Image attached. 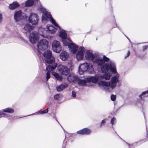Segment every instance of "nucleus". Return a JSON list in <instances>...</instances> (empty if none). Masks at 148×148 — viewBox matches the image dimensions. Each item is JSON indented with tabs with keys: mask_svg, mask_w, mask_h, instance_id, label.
I'll use <instances>...</instances> for the list:
<instances>
[{
	"mask_svg": "<svg viewBox=\"0 0 148 148\" xmlns=\"http://www.w3.org/2000/svg\"><path fill=\"white\" fill-rule=\"evenodd\" d=\"M93 62L96 64L98 66L100 67L102 73H106L109 70L115 74L117 73L116 65L113 61H110V64L107 63L104 64L102 58L96 56Z\"/></svg>",
	"mask_w": 148,
	"mask_h": 148,
	"instance_id": "1",
	"label": "nucleus"
},
{
	"mask_svg": "<svg viewBox=\"0 0 148 148\" xmlns=\"http://www.w3.org/2000/svg\"><path fill=\"white\" fill-rule=\"evenodd\" d=\"M40 10L43 13L42 15V19L43 21H46L49 20L51 23L56 27L58 28L60 30H61V27L56 23L55 21L53 18L50 12L46 10L45 9L42 7L39 8Z\"/></svg>",
	"mask_w": 148,
	"mask_h": 148,
	"instance_id": "2",
	"label": "nucleus"
},
{
	"mask_svg": "<svg viewBox=\"0 0 148 148\" xmlns=\"http://www.w3.org/2000/svg\"><path fill=\"white\" fill-rule=\"evenodd\" d=\"M94 70L93 65L88 63L81 64L78 68L79 73L80 75L83 74L85 72H88L90 74L92 73Z\"/></svg>",
	"mask_w": 148,
	"mask_h": 148,
	"instance_id": "3",
	"label": "nucleus"
},
{
	"mask_svg": "<svg viewBox=\"0 0 148 148\" xmlns=\"http://www.w3.org/2000/svg\"><path fill=\"white\" fill-rule=\"evenodd\" d=\"M44 60L49 65H53L55 61V58L52 56L51 51L49 50L45 51L43 53Z\"/></svg>",
	"mask_w": 148,
	"mask_h": 148,
	"instance_id": "4",
	"label": "nucleus"
},
{
	"mask_svg": "<svg viewBox=\"0 0 148 148\" xmlns=\"http://www.w3.org/2000/svg\"><path fill=\"white\" fill-rule=\"evenodd\" d=\"M58 69L60 73L62 75L66 76L70 73V69L66 66L60 65L58 67Z\"/></svg>",
	"mask_w": 148,
	"mask_h": 148,
	"instance_id": "5",
	"label": "nucleus"
},
{
	"mask_svg": "<svg viewBox=\"0 0 148 148\" xmlns=\"http://www.w3.org/2000/svg\"><path fill=\"white\" fill-rule=\"evenodd\" d=\"M38 17L37 14L31 12L29 17V22L33 25H36L38 23Z\"/></svg>",
	"mask_w": 148,
	"mask_h": 148,
	"instance_id": "6",
	"label": "nucleus"
},
{
	"mask_svg": "<svg viewBox=\"0 0 148 148\" xmlns=\"http://www.w3.org/2000/svg\"><path fill=\"white\" fill-rule=\"evenodd\" d=\"M57 66V64L54 63L53 65H49L46 67V69L47 72L46 73V82H47L48 79L50 78V72L55 69Z\"/></svg>",
	"mask_w": 148,
	"mask_h": 148,
	"instance_id": "7",
	"label": "nucleus"
},
{
	"mask_svg": "<svg viewBox=\"0 0 148 148\" xmlns=\"http://www.w3.org/2000/svg\"><path fill=\"white\" fill-rule=\"evenodd\" d=\"M52 50L54 51L59 53L61 51V47L59 41L54 40L52 43Z\"/></svg>",
	"mask_w": 148,
	"mask_h": 148,
	"instance_id": "8",
	"label": "nucleus"
},
{
	"mask_svg": "<svg viewBox=\"0 0 148 148\" xmlns=\"http://www.w3.org/2000/svg\"><path fill=\"white\" fill-rule=\"evenodd\" d=\"M48 42L45 39L41 40L37 44V47L39 49L42 50H44L48 47Z\"/></svg>",
	"mask_w": 148,
	"mask_h": 148,
	"instance_id": "9",
	"label": "nucleus"
},
{
	"mask_svg": "<svg viewBox=\"0 0 148 148\" xmlns=\"http://www.w3.org/2000/svg\"><path fill=\"white\" fill-rule=\"evenodd\" d=\"M119 77L118 75H116L112 77L110 81V86L112 89L114 88L117 86L116 84L119 82Z\"/></svg>",
	"mask_w": 148,
	"mask_h": 148,
	"instance_id": "10",
	"label": "nucleus"
},
{
	"mask_svg": "<svg viewBox=\"0 0 148 148\" xmlns=\"http://www.w3.org/2000/svg\"><path fill=\"white\" fill-rule=\"evenodd\" d=\"M84 48L83 47H80L76 54V57L77 60H82L85 51Z\"/></svg>",
	"mask_w": 148,
	"mask_h": 148,
	"instance_id": "11",
	"label": "nucleus"
},
{
	"mask_svg": "<svg viewBox=\"0 0 148 148\" xmlns=\"http://www.w3.org/2000/svg\"><path fill=\"white\" fill-rule=\"evenodd\" d=\"M30 41L32 44L35 43L38 39V35L36 32H32L30 34L29 36Z\"/></svg>",
	"mask_w": 148,
	"mask_h": 148,
	"instance_id": "12",
	"label": "nucleus"
},
{
	"mask_svg": "<svg viewBox=\"0 0 148 148\" xmlns=\"http://www.w3.org/2000/svg\"><path fill=\"white\" fill-rule=\"evenodd\" d=\"M14 18L16 22L20 21L23 18L22 11L21 10L16 11L14 13Z\"/></svg>",
	"mask_w": 148,
	"mask_h": 148,
	"instance_id": "13",
	"label": "nucleus"
},
{
	"mask_svg": "<svg viewBox=\"0 0 148 148\" xmlns=\"http://www.w3.org/2000/svg\"><path fill=\"white\" fill-rule=\"evenodd\" d=\"M147 94H148V90L143 92L141 94L139 95V98L138 99L137 102L141 104L143 103L144 101V97H147Z\"/></svg>",
	"mask_w": 148,
	"mask_h": 148,
	"instance_id": "14",
	"label": "nucleus"
},
{
	"mask_svg": "<svg viewBox=\"0 0 148 148\" xmlns=\"http://www.w3.org/2000/svg\"><path fill=\"white\" fill-rule=\"evenodd\" d=\"M87 81L88 82H92L93 83H97L99 79H100V75H96L95 76H91L86 78Z\"/></svg>",
	"mask_w": 148,
	"mask_h": 148,
	"instance_id": "15",
	"label": "nucleus"
},
{
	"mask_svg": "<svg viewBox=\"0 0 148 148\" xmlns=\"http://www.w3.org/2000/svg\"><path fill=\"white\" fill-rule=\"evenodd\" d=\"M79 78V77L77 75L70 74L67 78V80L69 82L75 83L77 82Z\"/></svg>",
	"mask_w": 148,
	"mask_h": 148,
	"instance_id": "16",
	"label": "nucleus"
},
{
	"mask_svg": "<svg viewBox=\"0 0 148 148\" xmlns=\"http://www.w3.org/2000/svg\"><path fill=\"white\" fill-rule=\"evenodd\" d=\"M91 130L87 128H84L77 132L78 134L82 135H89L91 133Z\"/></svg>",
	"mask_w": 148,
	"mask_h": 148,
	"instance_id": "17",
	"label": "nucleus"
},
{
	"mask_svg": "<svg viewBox=\"0 0 148 148\" xmlns=\"http://www.w3.org/2000/svg\"><path fill=\"white\" fill-rule=\"evenodd\" d=\"M69 48L70 50L73 54H74L76 53L78 49V47L73 43H72L69 46Z\"/></svg>",
	"mask_w": 148,
	"mask_h": 148,
	"instance_id": "18",
	"label": "nucleus"
},
{
	"mask_svg": "<svg viewBox=\"0 0 148 148\" xmlns=\"http://www.w3.org/2000/svg\"><path fill=\"white\" fill-rule=\"evenodd\" d=\"M69 56V54L65 51L62 52L60 55V58L63 61H65L67 60Z\"/></svg>",
	"mask_w": 148,
	"mask_h": 148,
	"instance_id": "19",
	"label": "nucleus"
},
{
	"mask_svg": "<svg viewBox=\"0 0 148 148\" xmlns=\"http://www.w3.org/2000/svg\"><path fill=\"white\" fill-rule=\"evenodd\" d=\"M77 81L78 85L79 86H85L86 85V83L88 82L87 81L86 78L85 79H79V77Z\"/></svg>",
	"mask_w": 148,
	"mask_h": 148,
	"instance_id": "20",
	"label": "nucleus"
},
{
	"mask_svg": "<svg viewBox=\"0 0 148 148\" xmlns=\"http://www.w3.org/2000/svg\"><path fill=\"white\" fill-rule=\"evenodd\" d=\"M98 84L100 86L110 87V82H106L104 81H99L98 82Z\"/></svg>",
	"mask_w": 148,
	"mask_h": 148,
	"instance_id": "21",
	"label": "nucleus"
},
{
	"mask_svg": "<svg viewBox=\"0 0 148 148\" xmlns=\"http://www.w3.org/2000/svg\"><path fill=\"white\" fill-rule=\"evenodd\" d=\"M85 57L87 59L89 60H93L95 58V55L92 53L88 51L86 52Z\"/></svg>",
	"mask_w": 148,
	"mask_h": 148,
	"instance_id": "22",
	"label": "nucleus"
},
{
	"mask_svg": "<svg viewBox=\"0 0 148 148\" xmlns=\"http://www.w3.org/2000/svg\"><path fill=\"white\" fill-rule=\"evenodd\" d=\"M72 41L71 39L68 38H66L62 39V42L64 45L65 46H69V45L72 43Z\"/></svg>",
	"mask_w": 148,
	"mask_h": 148,
	"instance_id": "23",
	"label": "nucleus"
},
{
	"mask_svg": "<svg viewBox=\"0 0 148 148\" xmlns=\"http://www.w3.org/2000/svg\"><path fill=\"white\" fill-rule=\"evenodd\" d=\"M20 6V5L17 1H15L9 5V8L10 10H14Z\"/></svg>",
	"mask_w": 148,
	"mask_h": 148,
	"instance_id": "24",
	"label": "nucleus"
},
{
	"mask_svg": "<svg viewBox=\"0 0 148 148\" xmlns=\"http://www.w3.org/2000/svg\"><path fill=\"white\" fill-rule=\"evenodd\" d=\"M67 86L68 84H61L57 86L56 90L58 92L61 91Z\"/></svg>",
	"mask_w": 148,
	"mask_h": 148,
	"instance_id": "25",
	"label": "nucleus"
},
{
	"mask_svg": "<svg viewBox=\"0 0 148 148\" xmlns=\"http://www.w3.org/2000/svg\"><path fill=\"white\" fill-rule=\"evenodd\" d=\"M47 29L48 32L50 34H53L55 33L56 30V29L52 25L48 26L47 25Z\"/></svg>",
	"mask_w": 148,
	"mask_h": 148,
	"instance_id": "26",
	"label": "nucleus"
},
{
	"mask_svg": "<svg viewBox=\"0 0 148 148\" xmlns=\"http://www.w3.org/2000/svg\"><path fill=\"white\" fill-rule=\"evenodd\" d=\"M38 0H28L25 3V5L26 7H29L32 6L36 2H38Z\"/></svg>",
	"mask_w": 148,
	"mask_h": 148,
	"instance_id": "27",
	"label": "nucleus"
},
{
	"mask_svg": "<svg viewBox=\"0 0 148 148\" xmlns=\"http://www.w3.org/2000/svg\"><path fill=\"white\" fill-rule=\"evenodd\" d=\"M107 72L104 74L103 75H100V79H104L106 80L109 79L111 77V75L109 73H107Z\"/></svg>",
	"mask_w": 148,
	"mask_h": 148,
	"instance_id": "28",
	"label": "nucleus"
},
{
	"mask_svg": "<svg viewBox=\"0 0 148 148\" xmlns=\"http://www.w3.org/2000/svg\"><path fill=\"white\" fill-rule=\"evenodd\" d=\"M52 75L56 79L59 81H62V76L59 75L58 73L55 72H53L52 73Z\"/></svg>",
	"mask_w": 148,
	"mask_h": 148,
	"instance_id": "29",
	"label": "nucleus"
},
{
	"mask_svg": "<svg viewBox=\"0 0 148 148\" xmlns=\"http://www.w3.org/2000/svg\"><path fill=\"white\" fill-rule=\"evenodd\" d=\"M33 28L32 26L28 24H27L24 27V29L25 33H27L31 31Z\"/></svg>",
	"mask_w": 148,
	"mask_h": 148,
	"instance_id": "30",
	"label": "nucleus"
},
{
	"mask_svg": "<svg viewBox=\"0 0 148 148\" xmlns=\"http://www.w3.org/2000/svg\"><path fill=\"white\" fill-rule=\"evenodd\" d=\"M59 35L62 39L66 38L67 36V34L65 32V31L64 29H62V31H60Z\"/></svg>",
	"mask_w": 148,
	"mask_h": 148,
	"instance_id": "31",
	"label": "nucleus"
},
{
	"mask_svg": "<svg viewBox=\"0 0 148 148\" xmlns=\"http://www.w3.org/2000/svg\"><path fill=\"white\" fill-rule=\"evenodd\" d=\"M49 109V108H48L46 110H45L43 111H41V110H40L38 112H36V113H34L33 114H32L31 115H29L28 116H29L30 115H32L37 114H43L47 113L48 112V111Z\"/></svg>",
	"mask_w": 148,
	"mask_h": 148,
	"instance_id": "32",
	"label": "nucleus"
},
{
	"mask_svg": "<svg viewBox=\"0 0 148 148\" xmlns=\"http://www.w3.org/2000/svg\"><path fill=\"white\" fill-rule=\"evenodd\" d=\"M3 112L6 113H13L14 112V110L12 108H7L2 110Z\"/></svg>",
	"mask_w": 148,
	"mask_h": 148,
	"instance_id": "33",
	"label": "nucleus"
},
{
	"mask_svg": "<svg viewBox=\"0 0 148 148\" xmlns=\"http://www.w3.org/2000/svg\"><path fill=\"white\" fill-rule=\"evenodd\" d=\"M125 142V143L127 144L129 146V148H131L132 147L134 148L135 146H137V145L138 143H140V144L141 143V140H140L138 142H137V143H134L133 144H130L128 143H127V142H125L124 140H123Z\"/></svg>",
	"mask_w": 148,
	"mask_h": 148,
	"instance_id": "34",
	"label": "nucleus"
},
{
	"mask_svg": "<svg viewBox=\"0 0 148 148\" xmlns=\"http://www.w3.org/2000/svg\"><path fill=\"white\" fill-rule=\"evenodd\" d=\"M102 59H103V61H104V64H106V62H109V63H108L109 64H110V61H112L110 60V59L107 57L106 56L103 55V58H102Z\"/></svg>",
	"mask_w": 148,
	"mask_h": 148,
	"instance_id": "35",
	"label": "nucleus"
},
{
	"mask_svg": "<svg viewBox=\"0 0 148 148\" xmlns=\"http://www.w3.org/2000/svg\"><path fill=\"white\" fill-rule=\"evenodd\" d=\"M61 94H57L54 96V99L56 100H59L60 98Z\"/></svg>",
	"mask_w": 148,
	"mask_h": 148,
	"instance_id": "36",
	"label": "nucleus"
},
{
	"mask_svg": "<svg viewBox=\"0 0 148 148\" xmlns=\"http://www.w3.org/2000/svg\"><path fill=\"white\" fill-rule=\"evenodd\" d=\"M110 98L112 101H114L116 100V96L115 95L112 94L110 96Z\"/></svg>",
	"mask_w": 148,
	"mask_h": 148,
	"instance_id": "37",
	"label": "nucleus"
},
{
	"mask_svg": "<svg viewBox=\"0 0 148 148\" xmlns=\"http://www.w3.org/2000/svg\"><path fill=\"white\" fill-rule=\"evenodd\" d=\"M107 120V119H106L103 120L101 121L100 125V127H101L102 125H103L105 123V122H106Z\"/></svg>",
	"mask_w": 148,
	"mask_h": 148,
	"instance_id": "38",
	"label": "nucleus"
},
{
	"mask_svg": "<svg viewBox=\"0 0 148 148\" xmlns=\"http://www.w3.org/2000/svg\"><path fill=\"white\" fill-rule=\"evenodd\" d=\"M68 65L70 67V68H69V69H70V71H71L73 69L72 63L71 62V63H69Z\"/></svg>",
	"mask_w": 148,
	"mask_h": 148,
	"instance_id": "39",
	"label": "nucleus"
},
{
	"mask_svg": "<svg viewBox=\"0 0 148 148\" xmlns=\"http://www.w3.org/2000/svg\"><path fill=\"white\" fill-rule=\"evenodd\" d=\"M76 96V92L74 91H72L71 97H75Z\"/></svg>",
	"mask_w": 148,
	"mask_h": 148,
	"instance_id": "40",
	"label": "nucleus"
},
{
	"mask_svg": "<svg viewBox=\"0 0 148 148\" xmlns=\"http://www.w3.org/2000/svg\"><path fill=\"white\" fill-rule=\"evenodd\" d=\"M5 115V114L1 111H0V118L3 117Z\"/></svg>",
	"mask_w": 148,
	"mask_h": 148,
	"instance_id": "41",
	"label": "nucleus"
},
{
	"mask_svg": "<svg viewBox=\"0 0 148 148\" xmlns=\"http://www.w3.org/2000/svg\"><path fill=\"white\" fill-rule=\"evenodd\" d=\"M130 52L129 51H128L126 55L125 56L124 58L125 59H126L130 55Z\"/></svg>",
	"mask_w": 148,
	"mask_h": 148,
	"instance_id": "42",
	"label": "nucleus"
},
{
	"mask_svg": "<svg viewBox=\"0 0 148 148\" xmlns=\"http://www.w3.org/2000/svg\"><path fill=\"white\" fill-rule=\"evenodd\" d=\"M116 120V119L114 117H113L111 121V123L112 125H113L114 123V122Z\"/></svg>",
	"mask_w": 148,
	"mask_h": 148,
	"instance_id": "43",
	"label": "nucleus"
},
{
	"mask_svg": "<svg viewBox=\"0 0 148 148\" xmlns=\"http://www.w3.org/2000/svg\"><path fill=\"white\" fill-rule=\"evenodd\" d=\"M148 48V45L147 46H144L143 47V51H144L146 50L147 48Z\"/></svg>",
	"mask_w": 148,
	"mask_h": 148,
	"instance_id": "44",
	"label": "nucleus"
},
{
	"mask_svg": "<svg viewBox=\"0 0 148 148\" xmlns=\"http://www.w3.org/2000/svg\"><path fill=\"white\" fill-rule=\"evenodd\" d=\"M2 19V14L0 13V23L1 22Z\"/></svg>",
	"mask_w": 148,
	"mask_h": 148,
	"instance_id": "45",
	"label": "nucleus"
},
{
	"mask_svg": "<svg viewBox=\"0 0 148 148\" xmlns=\"http://www.w3.org/2000/svg\"><path fill=\"white\" fill-rule=\"evenodd\" d=\"M52 116L54 118V119L57 121L58 122V120L57 119V118L56 117L55 115L54 114H53V115H52Z\"/></svg>",
	"mask_w": 148,
	"mask_h": 148,
	"instance_id": "46",
	"label": "nucleus"
},
{
	"mask_svg": "<svg viewBox=\"0 0 148 148\" xmlns=\"http://www.w3.org/2000/svg\"><path fill=\"white\" fill-rule=\"evenodd\" d=\"M142 141L143 142H143H144L145 141H148V138H147V139H146L145 140H141V142Z\"/></svg>",
	"mask_w": 148,
	"mask_h": 148,
	"instance_id": "47",
	"label": "nucleus"
},
{
	"mask_svg": "<svg viewBox=\"0 0 148 148\" xmlns=\"http://www.w3.org/2000/svg\"><path fill=\"white\" fill-rule=\"evenodd\" d=\"M146 131H147V137L148 138V134L147 133L148 131L147 128H146Z\"/></svg>",
	"mask_w": 148,
	"mask_h": 148,
	"instance_id": "48",
	"label": "nucleus"
},
{
	"mask_svg": "<svg viewBox=\"0 0 148 148\" xmlns=\"http://www.w3.org/2000/svg\"><path fill=\"white\" fill-rule=\"evenodd\" d=\"M66 142H65V143H66ZM64 146H63L62 147V148H65L66 145V143H65V144H64Z\"/></svg>",
	"mask_w": 148,
	"mask_h": 148,
	"instance_id": "49",
	"label": "nucleus"
},
{
	"mask_svg": "<svg viewBox=\"0 0 148 148\" xmlns=\"http://www.w3.org/2000/svg\"><path fill=\"white\" fill-rule=\"evenodd\" d=\"M116 27H117L118 28H119V27L117 26V25H116Z\"/></svg>",
	"mask_w": 148,
	"mask_h": 148,
	"instance_id": "50",
	"label": "nucleus"
}]
</instances>
